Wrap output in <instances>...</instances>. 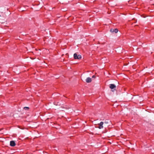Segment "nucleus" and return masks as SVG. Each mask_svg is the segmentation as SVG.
<instances>
[{"mask_svg": "<svg viewBox=\"0 0 154 154\" xmlns=\"http://www.w3.org/2000/svg\"><path fill=\"white\" fill-rule=\"evenodd\" d=\"M109 85V88L111 89V90L112 92H114V91H116V86L114 84H110Z\"/></svg>", "mask_w": 154, "mask_h": 154, "instance_id": "nucleus-1", "label": "nucleus"}, {"mask_svg": "<svg viewBox=\"0 0 154 154\" xmlns=\"http://www.w3.org/2000/svg\"><path fill=\"white\" fill-rule=\"evenodd\" d=\"M74 58L75 59L80 60L82 58V56L80 55H78L76 53L74 54Z\"/></svg>", "mask_w": 154, "mask_h": 154, "instance_id": "nucleus-2", "label": "nucleus"}, {"mask_svg": "<svg viewBox=\"0 0 154 154\" xmlns=\"http://www.w3.org/2000/svg\"><path fill=\"white\" fill-rule=\"evenodd\" d=\"M110 31L112 33H113L114 32L115 33H116L118 32V30L117 29H111L110 30Z\"/></svg>", "mask_w": 154, "mask_h": 154, "instance_id": "nucleus-3", "label": "nucleus"}, {"mask_svg": "<svg viewBox=\"0 0 154 154\" xmlns=\"http://www.w3.org/2000/svg\"><path fill=\"white\" fill-rule=\"evenodd\" d=\"M103 124L104 122H101L100 123L98 124V128L100 129L103 128Z\"/></svg>", "mask_w": 154, "mask_h": 154, "instance_id": "nucleus-4", "label": "nucleus"}, {"mask_svg": "<svg viewBox=\"0 0 154 154\" xmlns=\"http://www.w3.org/2000/svg\"><path fill=\"white\" fill-rule=\"evenodd\" d=\"M16 145V143L14 141H11L10 142V145L11 146H14Z\"/></svg>", "mask_w": 154, "mask_h": 154, "instance_id": "nucleus-5", "label": "nucleus"}, {"mask_svg": "<svg viewBox=\"0 0 154 154\" xmlns=\"http://www.w3.org/2000/svg\"><path fill=\"white\" fill-rule=\"evenodd\" d=\"M91 79L90 77H88L86 79V82L87 83H90L91 82Z\"/></svg>", "mask_w": 154, "mask_h": 154, "instance_id": "nucleus-6", "label": "nucleus"}, {"mask_svg": "<svg viewBox=\"0 0 154 154\" xmlns=\"http://www.w3.org/2000/svg\"><path fill=\"white\" fill-rule=\"evenodd\" d=\"M23 109L25 110H28L29 107H25L23 108Z\"/></svg>", "mask_w": 154, "mask_h": 154, "instance_id": "nucleus-7", "label": "nucleus"}, {"mask_svg": "<svg viewBox=\"0 0 154 154\" xmlns=\"http://www.w3.org/2000/svg\"><path fill=\"white\" fill-rule=\"evenodd\" d=\"M104 123L106 125H107L108 124V122L107 121H105V122H104Z\"/></svg>", "mask_w": 154, "mask_h": 154, "instance_id": "nucleus-8", "label": "nucleus"}, {"mask_svg": "<svg viewBox=\"0 0 154 154\" xmlns=\"http://www.w3.org/2000/svg\"><path fill=\"white\" fill-rule=\"evenodd\" d=\"M96 77L95 76V75H93L92 76V78H95Z\"/></svg>", "mask_w": 154, "mask_h": 154, "instance_id": "nucleus-9", "label": "nucleus"}, {"mask_svg": "<svg viewBox=\"0 0 154 154\" xmlns=\"http://www.w3.org/2000/svg\"><path fill=\"white\" fill-rule=\"evenodd\" d=\"M1 16V15H0V17Z\"/></svg>", "mask_w": 154, "mask_h": 154, "instance_id": "nucleus-10", "label": "nucleus"}]
</instances>
